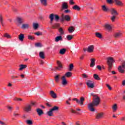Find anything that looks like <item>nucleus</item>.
<instances>
[{
  "label": "nucleus",
  "instance_id": "4468645a",
  "mask_svg": "<svg viewBox=\"0 0 125 125\" xmlns=\"http://www.w3.org/2000/svg\"><path fill=\"white\" fill-rule=\"evenodd\" d=\"M91 63H90V67L93 68L95 66V59L92 58L90 59Z\"/></svg>",
  "mask_w": 125,
  "mask_h": 125
},
{
  "label": "nucleus",
  "instance_id": "0e129e2a",
  "mask_svg": "<svg viewBox=\"0 0 125 125\" xmlns=\"http://www.w3.org/2000/svg\"><path fill=\"white\" fill-rule=\"evenodd\" d=\"M0 125H6V124H5L4 122H3L1 121H0Z\"/></svg>",
  "mask_w": 125,
  "mask_h": 125
},
{
  "label": "nucleus",
  "instance_id": "7c9ffc66",
  "mask_svg": "<svg viewBox=\"0 0 125 125\" xmlns=\"http://www.w3.org/2000/svg\"><path fill=\"white\" fill-rule=\"evenodd\" d=\"M66 53V49L62 48L60 50V54L62 55H64V54Z\"/></svg>",
  "mask_w": 125,
  "mask_h": 125
},
{
  "label": "nucleus",
  "instance_id": "6e6d98bb",
  "mask_svg": "<svg viewBox=\"0 0 125 125\" xmlns=\"http://www.w3.org/2000/svg\"><path fill=\"white\" fill-rule=\"evenodd\" d=\"M117 104H115L113 105L112 108L113 109V111H117Z\"/></svg>",
  "mask_w": 125,
  "mask_h": 125
},
{
  "label": "nucleus",
  "instance_id": "de8ad7c7",
  "mask_svg": "<svg viewBox=\"0 0 125 125\" xmlns=\"http://www.w3.org/2000/svg\"><path fill=\"white\" fill-rule=\"evenodd\" d=\"M35 46H36L37 47H42V43L38 42L35 43Z\"/></svg>",
  "mask_w": 125,
  "mask_h": 125
},
{
  "label": "nucleus",
  "instance_id": "c85d7f7f",
  "mask_svg": "<svg viewBox=\"0 0 125 125\" xmlns=\"http://www.w3.org/2000/svg\"><path fill=\"white\" fill-rule=\"evenodd\" d=\"M60 80V75H57L55 77V81L56 83H58Z\"/></svg>",
  "mask_w": 125,
  "mask_h": 125
},
{
  "label": "nucleus",
  "instance_id": "e2e57ef3",
  "mask_svg": "<svg viewBox=\"0 0 125 125\" xmlns=\"http://www.w3.org/2000/svg\"><path fill=\"white\" fill-rule=\"evenodd\" d=\"M73 0H70L69 1L70 4H71V5L75 4V2H73Z\"/></svg>",
  "mask_w": 125,
  "mask_h": 125
},
{
  "label": "nucleus",
  "instance_id": "338daca9",
  "mask_svg": "<svg viewBox=\"0 0 125 125\" xmlns=\"http://www.w3.org/2000/svg\"><path fill=\"white\" fill-rule=\"evenodd\" d=\"M71 11H70V10H65L64 11V13H69V12H70Z\"/></svg>",
  "mask_w": 125,
  "mask_h": 125
},
{
  "label": "nucleus",
  "instance_id": "8fccbe9b",
  "mask_svg": "<svg viewBox=\"0 0 125 125\" xmlns=\"http://www.w3.org/2000/svg\"><path fill=\"white\" fill-rule=\"evenodd\" d=\"M106 2H107V3H109V4H112V3H114V0H106Z\"/></svg>",
  "mask_w": 125,
  "mask_h": 125
},
{
  "label": "nucleus",
  "instance_id": "72a5a7b5",
  "mask_svg": "<svg viewBox=\"0 0 125 125\" xmlns=\"http://www.w3.org/2000/svg\"><path fill=\"white\" fill-rule=\"evenodd\" d=\"M54 14H51L49 16V18L50 19V20H51V21H53L54 20Z\"/></svg>",
  "mask_w": 125,
  "mask_h": 125
},
{
  "label": "nucleus",
  "instance_id": "ddd939ff",
  "mask_svg": "<svg viewBox=\"0 0 125 125\" xmlns=\"http://www.w3.org/2000/svg\"><path fill=\"white\" fill-rule=\"evenodd\" d=\"M110 11L111 12L112 15H113L114 16H117V15H119V13H118V12H117V11L114 8H111L110 9Z\"/></svg>",
  "mask_w": 125,
  "mask_h": 125
},
{
  "label": "nucleus",
  "instance_id": "c756f323",
  "mask_svg": "<svg viewBox=\"0 0 125 125\" xmlns=\"http://www.w3.org/2000/svg\"><path fill=\"white\" fill-rule=\"evenodd\" d=\"M59 41H62V36H59L56 37L55 38V42H59Z\"/></svg>",
  "mask_w": 125,
  "mask_h": 125
},
{
  "label": "nucleus",
  "instance_id": "2eb2a0df",
  "mask_svg": "<svg viewBox=\"0 0 125 125\" xmlns=\"http://www.w3.org/2000/svg\"><path fill=\"white\" fill-rule=\"evenodd\" d=\"M94 49V46L93 45H90L88 47L87 51L90 53L93 52Z\"/></svg>",
  "mask_w": 125,
  "mask_h": 125
},
{
  "label": "nucleus",
  "instance_id": "b1692460",
  "mask_svg": "<svg viewBox=\"0 0 125 125\" xmlns=\"http://www.w3.org/2000/svg\"><path fill=\"white\" fill-rule=\"evenodd\" d=\"M47 115L49 117H52L53 116V110L51 109L49 111L47 112Z\"/></svg>",
  "mask_w": 125,
  "mask_h": 125
},
{
  "label": "nucleus",
  "instance_id": "20e7f679",
  "mask_svg": "<svg viewBox=\"0 0 125 125\" xmlns=\"http://www.w3.org/2000/svg\"><path fill=\"white\" fill-rule=\"evenodd\" d=\"M23 111L26 113H29L32 111V105L30 104H27L23 108Z\"/></svg>",
  "mask_w": 125,
  "mask_h": 125
},
{
  "label": "nucleus",
  "instance_id": "4be33fe9",
  "mask_svg": "<svg viewBox=\"0 0 125 125\" xmlns=\"http://www.w3.org/2000/svg\"><path fill=\"white\" fill-rule=\"evenodd\" d=\"M27 68V65L25 64H21L20 65L19 71H22L24 70V69H26Z\"/></svg>",
  "mask_w": 125,
  "mask_h": 125
},
{
  "label": "nucleus",
  "instance_id": "393cba45",
  "mask_svg": "<svg viewBox=\"0 0 125 125\" xmlns=\"http://www.w3.org/2000/svg\"><path fill=\"white\" fill-rule=\"evenodd\" d=\"M104 27L108 31H111L112 30V26L110 24H105Z\"/></svg>",
  "mask_w": 125,
  "mask_h": 125
},
{
  "label": "nucleus",
  "instance_id": "bf43d9fd",
  "mask_svg": "<svg viewBox=\"0 0 125 125\" xmlns=\"http://www.w3.org/2000/svg\"><path fill=\"white\" fill-rule=\"evenodd\" d=\"M106 85L107 87H108V89H109V90H112V87H111L110 85H109L108 84H106Z\"/></svg>",
  "mask_w": 125,
  "mask_h": 125
},
{
  "label": "nucleus",
  "instance_id": "5fc2aeb1",
  "mask_svg": "<svg viewBox=\"0 0 125 125\" xmlns=\"http://www.w3.org/2000/svg\"><path fill=\"white\" fill-rule=\"evenodd\" d=\"M30 104L31 105V107L32 106H34V107H37V103H36L31 102V104Z\"/></svg>",
  "mask_w": 125,
  "mask_h": 125
},
{
  "label": "nucleus",
  "instance_id": "412c9836",
  "mask_svg": "<svg viewBox=\"0 0 125 125\" xmlns=\"http://www.w3.org/2000/svg\"><path fill=\"white\" fill-rule=\"evenodd\" d=\"M36 111L39 116H42V115H43V111H42V110L41 108H37Z\"/></svg>",
  "mask_w": 125,
  "mask_h": 125
},
{
  "label": "nucleus",
  "instance_id": "f03ea898",
  "mask_svg": "<svg viewBox=\"0 0 125 125\" xmlns=\"http://www.w3.org/2000/svg\"><path fill=\"white\" fill-rule=\"evenodd\" d=\"M107 65L108 66V72H110L112 71V69L113 68V63L115 62V60L114 58L112 57H109L107 58Z\"/></svg>",
  "mask_w": 125,
  "mask_h": 125
},
{
  "label": "nucleus",
  "instance_id": "cd10ccee",
  "mask_svg": "<svg viewBox=\"0 0 125 125\" xmlns=\"http://www.w3.org/2000/svg\"><path fill=\"white\" fill-rule=\"evenodd\" d=\"M73 38H74V35H67L66 36L67 41H71V40H73Z\"/></svg>",
  "mask_w": 125,
  "mask_h": 125
},
{
  "label": "nucleus",
  "instance_id": "aec40b11",
  "mask_svg": "<svg viewBox=\"0 0 125 125\" xmlns=\"http://www.w3.org/2000/svg\"><path fill=\"white\" fill-rule=\"evenodd\" d=\"M24 38H25V35L22 33H21L19 36V40L21 41V42L24 41Z\"/></svg>",
  "mask_w": 125,
  "mask_h": 125
},
{
  "label": "nucleus",
  "instance_id": "a19ab883",
  "mask_svg": "<svg viewBox=\"0 0 125 125\" xmlns=\"http://www.w3.org/2000/svg\"><path fill=\"white\" fill-rule=\"evenodd\" d=\"M33 27H34V29H35V30H37V29L39 28V24L37 23H34Z\"/></svg>",
  "mask_w": 125,
  "mask_h": 125
},
{
  "label": "nucleus",
  "instance_id": "6e6552de",
  "mask_svg": "<svg viewBox=\"0 0 125 125\" xmlns=\"http://www.w3.org/2000/svg\"><path fill=\"white\" fill-rule=\"evenodd\" d=\"M125 63H123L122 66H119L118 67V71L120 73H125Z\"/></svg>",
  "mask_w": 125,
  "mask_h": 125
},
{
  "label": "nucleus",
  "instance_id": "09e8293b",
  "mask_svg": "<svg viewBox=\"0 0 125 125\" xmlns=\"http://www.w3.org/2000/svg\"><path fill=\"white\" fill-rule=\"evenodd\" d=\"M28 40H31V41H34V40H35V38L31 35H28Z\"/></svg>",
  "mask_w": 125,
  "mask_h": 125
},
{
  "label": "nucleus",
  "instance_id": "864d4df0",
  "mask_svg": "<svg viewBox=\"0 0 125 125\" xmlns=\"http://www.w3.org/2000/svg\"><path fill=\"white\" fill-rule=\"evenodd\" d=\"M111 20L112 22H115V20H116V16H113L111 17Z\"/></svg>",
  "mask_w": 125,
  "mask_h": 125
},
{
  "label": "nucleus",
  "instance_id": "2f4dec72",
  "mask_svg": "<svg viewBox=\"0 0 125 125\" xmlns=\"http://www.w3.org/2000/svg\"><path fill=\"white\" fill-rule=\"evenodd\" d=\"M73 9H74V10H78V11H80L81 10V8L78 5H75L72 7Z\"/></svg>",
  "mask_w": 125,
  "mask_h": 125
},
{
  "label": "nucleus",
  "instance_id": "680f3d73",
  "mask_svg": "<svg viewBox=\"0 0 125 125\" xmlns=\"http://www.w3.org/2000/svg\"><path fill=\"white\" fill-rule=\"evenodd\" d=\"M35 35H36V36H41L42 35V33H40V32H38L35 33Z\"/></svg>",
  "mask_w": 125,
  "mask_h": 125
},
{
  "label": "nucleus",
  "instance_id": "37998d69",
  "mask_svg": "<svg viewBox=\"0 0 125 125\" xmlns=\"http://www.w3.org/2000/svg\"><path fill=\"white\" fill-rule=\"evenodd\" d=\"M51 109H52L53 111H58L59 110V107L55 106L53 108H52Z\"/></svg>",
  "mask_w": 125,
  "mask_h": 125
},
{
  "label": "nucleus",
  "instance_id": "473e14b6",
  "mask_svg": "<svg viewBox=\"0 0 125 125\" xmlns=\"http://www.w3.org/2000/svg\"><path fill=\"white\" fill-rule=\"evenodd\" d=\"M95 35L97 38H99V39H102V35H101L100 33L96 32Z\"/></svg>",
  "mask_w": 125,
  "mask_h": 125
},
{
  "label": "nucleus",
  "instance_id": "6ab92c4d",
  "mask_svg": "<svg viewBox=\"0 0 125 125\" xmlns=\"http://www.w3.org/2000/svg\"><path fill=\"white\" fill-rule=\"evenodd\" d=\"M62 7V9H68V3L63 2Z\"/></svg>",
  "mask_w": 125,
  "mask_h": 125
},
{
  "label": "nucleus",
  "instance_id": "f704fd0d",
  "mask_svg": "<svg viewBox=\"0 0 125 125\" xmlns=\"http://www.w3.org/2000/svg\"><path fill=\"white\" fill-rule=\"evenodd\" d=\"M26 123L27 124V125H33V120H27L26 121Z\"/></svg>",
  "mask_w": 125,
  "mask_h": 125
},
{
  "label": "nucleus",
  "instance_id": "603ef678",
  "mask_svg": "<svg viewBox=\"0 0 125 125\" xmlns=\"http://www.w3.org/2000/svg\"><path fill=\"white\" fill-rule=\"evenodd\" d=\"M59 32L60 33L61 35H63L64 31L63 30V29L62 28H60L59 29Z\"/></svg>",
  "mask_w": 125,
  "mask_h": 125
},
{
  "label": "nucleus",
  "instance_id": "bb28decb",
  "mask_svg": "<svg viewBox=\"0 0 125 125\" xmlns=\"http://www.w3.org/2000/svg\"><path fill=\"white\" fill-rule=\"evenodd\" d=\"M93 78L95 80H96L97 81H100L101 79H100V77H99V76L96 74H94L93 75Z\"/></svg>",
  "mask_w": 125,
  "mask_h": 125
},
{
  "label": "nucleus",
  "instance_id": "dca6fc26",
  "mask_svg": "<svg viewBox=\"0 0 125 125\" xmlns=\"http://www.w3.org/2000/svg\"><path fill=\"white\" fill-rule=\"evenodd\" d=\"M114 3L119 6H123V5H124V3H123L120 0H114Z\"/></svg>",
  "mask_w": 125,
  "mask_h": 125
},
{
  "label": "nucleus",
  "instance_id": "4d7b16f0",
  "mask_svg": "<svg viewBox=\"0 0 125 125\" xmlns=\"http://www.w3.org/2000/svg\"><path fill=\"white\" fill-rule=\"evenodd\" d=\"M13 116L14 117H18L19 116V114L16 113V111H15L13 113Z\"/></svg>",
  "mask_w": 125,
  "mask_h": 125
},
{
  "label": "nucleus",
  "instance_id": "13d9d810",
  "mask_svg": "<svg viewBox=\"0 0 125 125\" xmlns=\"http://www.w3.org/2000/svg\"><path fill=\"white\" fill-rule=\"evenodd\" d=\"M7 108L9 110V111H12V109H13V107L12 106H8Z\"/></svg>",
  "mask_w": 125,
  "mask_h": 125
},
{
  "label": "nucleus",
  "instance_id": "39448f33",
  "mask_svg": "<svg viewBox=\"0 0 125 125\" xmlns=\"http://www.w3.org/2000/svg\"><path fill=\"white\" fill-rule=\"evenodd\" d=\"M73 101H76L77 103L80 104V105H83V101H84V98L82 97L80 98V100L75 98L73 99Z\"/></svg>",
  "mask_w": 125,
  "mask_h": 125
},
{
  "label": "nucleus",
  "instance_id": "58836bf2",
  "mask_svg": "<svg viewBox=\"0 0 125 125\" xmlns=\"http://www.w3.org/2000/svg\"><path fill=\"white\" fill-rule=\"evenodd\" d=\"M74 69V64L73 63H71L69 65V71H73V69Z\"/></svg>",
  "mask_w": 125,
  "mask_h": 125
},
{
  "label": "nucleus",
  "instance_id": "ea45409f",
  "mask_svg": "<svg viewBox=\"0 0 125 125\" xmlns=\"http://www.w3.org/2000/svg\"><path fill=\"white\" fill-rule=\"evenodd\" d=\"M74 31H75V28H74V27L73 26L69 27V28L68 29V31L69 32V33H73Z\"/></svg>",
  "mask_w": 125,
  "mask_h": 125
},
{
  "label": "nucleus",
  "instance_id": "a878e982",
  "mask_svg": "<svg viewBox=\"0 0 125 125\" xmlns=\"http://www.w3.org/2000/svg\"><path fill=\"white\" fill-rule=\"evenodd\" d=\"M39 56L41 59H44V58H45L44 57V52H40L39 53Z\"/></svg>",
  "mask_w": 125,
  "mask_h": 125
},
{
  "label": "nucleus",
  "instance_id": "1a4fd4ad",
  "mask_svg": "<svg viewBox=\"0 0 125 125\" xmlns=\"http://www.w3.org/2000/svg\"><path fill=\"white\" fill-rule=\"evenodd\" d=\"M57 64H58V67L56 66L55 67V69L54 71H56V70H58L59 71H60L62 68H63V66H62V64H61V62L59 61H57Z\"/></svg>",
  "mask_w": 125,
  "mask_h": 125
},
{
  "label": "nucleus",
  "instance_id": "f8f14e48",
  "mask_svg": "<svg viewBox=\"0 0 125 125\" xmlns=\"http://www.w3.org/2000/svg\"><path fill=\"white\" fill-rule=\"evenodd\" d=\"M30 28V24L29 23L22 24L21 28L23 30H26V29H29Z\"/></svg>",
  "mask_w": 125,
  "mask_h": 125
},
{
  "label": "nucleus",
  "instance_id": "49530a36",
  "mask_svg": "<svg viewBox=\"0 0 125 125\" xmlns=\"http://www.w3.org/2000/svg\"><path fill=\"white\" fill-rule=\"evenodd\" d=\"M4 37L5 38H7V39H11V36L7 33H5L4 35Z\"/></svg>",
  "mask_w": 125,
  "mask_h": 125
},
{
  "label": "nucleus",
  "instance_id": "9d476101",
  "mask_svg": "<svg viewBox=\"0 0 125 125\" xmlns=\"http://www.w3.org/2000/svg\"><path fill=\"white\" fill-rule=\"evenodd\" d=\"M103 117H104V112H100L96 114L95 118L96 120H101Z\"/></svg>",
  "mask_w": 125,
  "mask_h": 125
},
{
  "label": "nucleus",
  "instance_id": "5701e85b",
  "mask_svg": "<svg viewBox=\"0 0 125 125\" xmlns=\"http://www.w3.org/2000/svg\"><path fill=\"white\" fill-rule=\"evenodd\" d=\"M114 36L115 39H119V38H121V37L122 36V33L120 32H117L116 33Z\"/></svg>",
  "mask_w": 125,
  "mask_h": 125
},
{
  "label": "nucleus",
  "instance_id": "a18cd8bd",
  "mask_svg": "<svg viewBox=\"0 0 125 125\" xmlns=\"http://www.w3.org/2000/svg\"><path fill=\"white\" fill-rule=\"evenodd\" d=\"M55 20L56 21H58L60 19V17H59V16H58V15H55Z\"/></svg>",
  "mask_w": 125,
  "mask_h": 125
},
{
  "label": "nucleus",
  "instance_id": "69168bd1",
  "mask_svg": "<svg viewBox=\"0 0 125 125\" xmlns=\"http://www.w3.org/2000/svg\"><path fill=\"white\" fill-rule=\"evenodd\" d=\"M83 78H84L85 79L87 78V76H86V74H85V73L83 74Z\"/></svg>",
  "mask_w": 125,
  "mask_h": 125
},
{
  "label": "nucleus",
  "instance_id": "f3484780",
  "mask_svg": "<svg viewBox=\"0 0 125 125\" xmlns=\"http://www.w3.org/2000/svg\"><path fill=\"white\" fill-rule=\"evenodd\" d=\"M49 94L50 96L52 97V98H54V99L57 98V96H56V93H55L54 91H52V90L50 91Z\"/></svg>",
  "mask_w": 125,
  "mask_h": 125
},
{
  "label": "nucleus",
  "instance_id": "4c0bfd02",
  "mask_svg": "<svg viewBox=\"0 0 125 125\" xmlns=\"http://www.w3.org/2000/svg\"><path fill=\"white\" fill-rule=\"evenodd\" d=\"M65 76L67 77V78H70V77H72V72H68L65 74Z\"/></svg>",
  "mask_w": 125,
  "mask_h": 125
},
{
  "label": "nucleus",
  "instance_id": "774afa93",
  "mask_svg": "<svg viewBox=\"0 0 125 125\" xmlns=\"http://www.w3.org/2000/svg\"><path fill=\"white\" fill-rule=\"evenodd\" d=\"M46 105L47 106V107H51V105L49 104L48 103H46Z\"/></svg>",
  "mask_w": 125,
  "mask_h": 125
},
{
  "label": "nucleus",
  "instance_id": "c03bdc74",
  "mask_svg": "<svg viewBox=\"0 0 125 125\" xmlns=\"http://www.w3.org/2000/svg\"><path fill=\"white\" fill-rule=\"evenodd\" d=\"M19 78V76H18L12 75L11 76V79L14 81L15 80V79H18Z\"/></svg>",
  "mask_w": 125,
  "mask_h": 125
},
{
  "label": "nucleus",
  "instance_id": "a211bd4d",
  "mask_svg": "<svg viewBox=\"0 0 125 125\" xmlns=\"http://www.w3.org/2000/svg\"><path fill=\"white\" fill-rule=\"evenodd\" d=\"M40 1L43 6H47V0H40Z\"/></svg>",
  "mask_w": 125,
  "mask_h": 125
},
{
  "label": "nucleus",
  "instance_id": "423d86ee",
  "mask_svg": "<svg viewBox=\"0 0 125 125\" xmlns=\"http://www.w3.org/2000/svg\"><path fill=\"white\" fill-rule=\"evenodd\" d=\"M16 21L19 25H21V24H23L24 22H25V20L22 17H18L16 18Z\"/></svg>",
  "mask_w": 125,
  "mask_h": 125
},
{
  "label": "nucleus",
  "instance_id": "052dcab7",
  "mask_svg": "<svg viewBox=\"0 0 125 125\" xmlns=\"http://www.w3.org/2000/svg\"><path fill=\"white\" fill-rule=\"evenodd\" d=\"M97 68L99 71H101V70H102V67H101V65H97Z\"/></svg>",
  "mask_w": 125,
  "mask_h": 125
},
{
  "label": "nucleus",
  "instance_id": "7ed1b4c3",
  "mask_svg": "<svg viewBox=\"0 0 125 125\" xmlns=\"http://www.w3.org/2000/svg\"><path fill=\"white\" fill-rule=\"evenodd\" d=\"M64 21H67V22L71 21V17L68 15H64V14H62L60 17V21L63 23Z\"/></svg>",
  "mask_w": 125,
  "mask_h": 125
},
{
  "label": "nucleus",
  "instance_id": "c9c22d12",
  "mask_svg": "<svg viewBox=\"0 0 125 125\" xmlns=\"http://www.w3.org/2000/svg\"><path fill=\"white\" fill-rule=\"evenodd\" d=\"M102 9L103 11H104V12H107V11H109V9L106 7L105 5L102 6Z\"/></svg>",
  "mask_w": 125,
  "mask_h": 125
},
{
  "label": "nucleus",
  "instance_id": "3c124183",
  "mask_svg": "<svg viewBox=\"0 0 125 125\" xmlns=\"http://www.w3.org/2000/svg\"><path fill=\"white\" fill-rule=\"evenodd\" d=\"M70 111L73 114H79V112H77V111H76L75 110H73V108H70Z\"/></svg>",
  "mask_w": 125,
  "mask_h": 125
},
{
  "label": "nucleus",
  "instance_id": "0eeeda50",
  "mask_svg": "<svg viewBox=\"0 0 125 125\" xmlns=\"http://www.w3.org/2000/svg\"><path fill=\"white\" fill-rule=\"evenodd\" d=\"M86 84L87 85L88 88H93L94 87V83L90 80H87L86 82Z\"/></svg>",
  "mask_w": 125,
  "mask_h": 125
},
{
  "label": "nucleus",
  "instance_id": "e433bc0d",
  "mask_svg": "<svg viewBox=\"0 0 125 125\" xmlns=\"http://www.w3.org/2000/svg\"><path fill=\"white\" fill-rule=\"evenodd\" d=\"M60 25L59 23H55L53 25H52V29H56V28H58Z\"/></svg>",
  "mask_w": 125,
  "mask_h": 125
},
{
  "label": "nucleus",
  "instance_id": "79ce46f5",
  "mask_svg": "<svg viewBox=\"0 0 125 125\" xmlns=\"http://www.w3.org/2000/svg\"><path fill=\"white\" fill-rule=\"evenodd\" d=\"M0 22L1 24V25L2 26H4V24H3V19H2V16H1V15H0Z\"/></svg>",
  "mask_w": 125,
  "mask_h": 125
},
{
  "label": "nucleus",
  "instance_id": "9b49d317",
  "mask_svg": "<svg viewBox=\"0 0 125 125\" xmlns=\"http://www.w3.org/2000/svg\"><path fill=\"white\" fill-rule=\"evenodd\" d=\"M62 85H66L68 84V82L66 80V76H63L62 77Z\"/></svg>",
  "mask_w": 125,
  "mask_h": 125
},
{
  "label": "nucleus",
  "instance_id": "f257e3e1",
  "mask_svg": "<svg viewBox=\"0 0 125 125\" xmlns=\"http://www.w3.org/2000/svg\"><path fill=\"white\" fill-rule=\"evenodd\" d=\"M91 95L93 97V101L88 104V109L90 112H95V109L93 107H97L100 104V98L98 96L93 94V93H91Z\"/></svg>",
  "mask_w": 125,
  "mask_h": 125
}]
</instances>
